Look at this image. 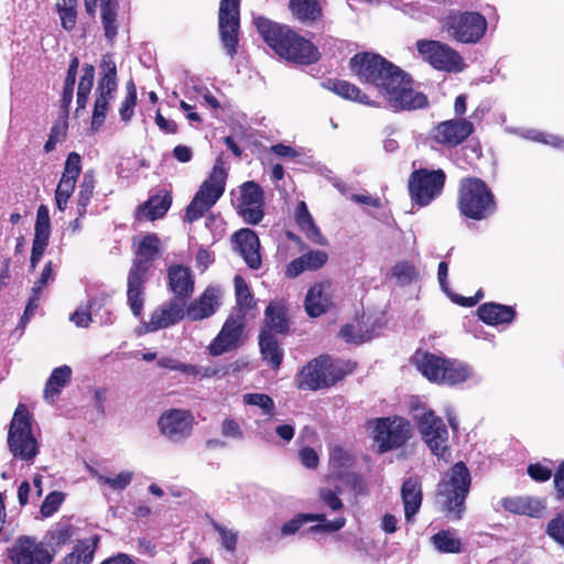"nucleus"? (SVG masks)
<instances>
[{
	"mask_svg": "<svg viewBox=\"0 0 564 564\" xmlns=\"http://www.w3.org/2000/svg\"><path fill=\"white\" fill-rule=\"evenodd\" d=\"M158 366L161 368H164V369L180 371L182 373L194 376V377L198 376V373L200 372L198 367H196L194 365H189V364H183L178 359L171 358V357H163V358L159 359Z\"/></svg>",
	"mask_w": 564,
	"mask_h": 564,
	"instance_id": "nucleus-51",
	"label": "nucleus"
},
{
	"mask_svg": "<svg viewBox=\"0 0 564 564\" xmlns=\"http://www.w3.org/2000/svg\"><path fill=\"white\" fill-rule=\"evenodd\" d=\"M137 86L132 78L126 83V96L119 107V115L123 122L131 121L137 106Z\"/></svg>",
	"mask_w": 564,
	"mask_h": 564,
	"instance_id": "nucleus-47",
	"label": "nucleus"
},
{
	"mask_svg": "<svg viewBox=\"0 0 564 564\" xmlns=\"http://www.w3.org/2000/svg\"><path fill=\"white\" fill-rule=\"evenodd\" d=\"M186 303L172 299L154 310L147 325L149 332H155L170 327L181 322L185 315Z\"/></svg>",
	"mask_w": 564,
	"mask_h": 564,
	"instance_id": "nucleus-24",
	"label": "nucleus"
},
{
	"mask_svg": "<svg viewBox=\"0 0 564 564\" xmlns=\"http://www.w3.org/2000/svg\"><path fill=\"white\" fill-rule=\"evenodd\" d=\"M72 373V368L67 365L54 368L44 387V399L53 402L70 382Z\"/></svg>",
	"mask_w": 564,
	"mask_h": 564,
	"instance_id": "nucleus-38",
	"label": "nucleus"
},
{
	"mask_svg": "<svg viewBox=\"0 0 564 564\" xmlns=\"http://www.w3.org/2000/svg\"><path fill=\"white\" fill-rule=\"evenodd\" d=\"M554 489L557 500L564 499V462H562L554 474Z\"/></svg>",
	"mask_w": 564,
	"mask_h": 564,
	"instance_id": "nucleus-64",
	"label": "nucleus"
},
{
	"mask_svg": "<svg viewBox=\"0 0 564 564\" xmlns=\"http://www.w3.org/2000/svg\"><path fill=\"white\" fill-rule=\"evenodd\" d=\"M95 183L94 172L87 171L82 178L77 196V215L79 217H84L87 212V206L94 196Z\"/></svg>",
	"mask_w": 564,
	"mask_h": 564,
	"instance_id": "nucleus-42",
	"label": "nucleus"
},
{
	"mask_svg": "<svg viewBox=\"0 0 564 564\" xmlns=\"http://www.w3.org/2000/svg\"><path fill=\"white\" fill-rule=\"evenodd\" d=\"M291 328L289 308L284 301H272L264 310V327L270 334L288 335Z\"/></svg>",
	"mask_w": 564,
	"mask_h": 564,
	"instance_id": "nucleus-28",
	"label": "nucleus"
},
{
	"mask_svg": "<svg viewBox=\"0 0 564 564\" xmlns=\"http://www.w3.org/2000/svg\"><path fill=\"white\" fill-rule=\"evenodd\" d=\"M433 545L442 553H460L462 541L449 530H441L432 536Z\"/></svg>",
	"mask_w": 564,
	"mask_h": 564,
	"instance_id": "nucleus-45",
	"label": "nucleus"
},
{
	"mask_svg": "<svg viewBox=\"0 0 564 564\" xmlns=\"http://www.w3.org/2000/svg\"><path fill=\"white\" fill-rule=\"evenodd\" d=\"M254 25L263 41L280 57L299 65H312L321 59L317 46L290 26L264 17L256 18Z\"/></svg>",
	"mask_w": 564,
	"mask_h": 564,
	"instance_id": "nucleus-2",
	"label": "nucleus"
},
{
	"mask_svg": "<svg viewBox=\"0 0 564 564\" xmlns=\"http://www.w3.org/2000/svg\"><path fill=\"white\" fill-rule=\"evenodd\" d=\"M227 170L221 156L217 158L208 177L200 184L184 215V221L189 224L202 218L225 193Z\"/></svg>",
	"mask_w": 564,
	"mask_h": 564,
	"instance_id": "nucleus-6",
	"label": "nucleus"
},
{
	"mask_svg": "<svg viewBox=\"0 0 564 564\" xmlns=\"http://www.w3.org/2000/svg\"><path fill=\"white\" fill-rule=\"evenodd\" d=\"M99 544L97 534L78 540L70 553L66 554L62 564H90Z\"/></svg>",
	"mask_w": 564,
	"mask_h": 564,
	"instance_id": "nucleus-36",
	"label": "nucleus"
},
{
	"mask_svg": "<svg viewBox=\"0 0 564 564\" xmlns=\"http://www.w3.org/2000/svg\"><path fill=\"white\" fill-rule=\"evenodd\" d=\"M67 132V122L66 121H57L51 128L48 139L44 144L45 153L52 152L56 144L61 141L62 138L66 135Z\"/></svg>",
	"mask_w": 564,
	"mask_h": 564,
	"instance_id": "nucleus-55",
	"label": "nucleus"
},
{
	"mask_svg": "<svg viewBox=\"0 0 564 564\" xmlns=\"http://www.w3.org/2000/svg\"><path fill=\"white\" fill-rule=\"evenodd\" d=\"M95 79V67L91 64H85L83 66V74L80 76L77 91H84L90 94L94 86Z\"/></svg>",
	"mask_w": 564,
	"mask_h": 564,
	"instance_id": "nucleus-59",
	"label": "nucleus"
},
{
	"mask_svg": "<svg viewBox=\"0 0 564 564\" xmlns=\"http://www.w3.org/2000/svg\"><path fill=\"white\" fill-rule=\"evenodd\" d=\"M471 486V476L464 462L455 463L438 482L436 497L442 511L451 520H460L466 511V499Z\"/></svg>",
	"mask_w": 564,
	"mask_h": 564,
	"instance_id": "nucleus-3",
	"label": "nucleus"
},
{
	"mask_svg": "<svg viewBox=\"0 0 564 564\" xmlns=\"http://www.w3.org/2000/svg\"><path fill=\"white\" fill-rule=\"evenodd\" d=\"M416 48L423 59L435 69L458 73L465 67L460 54L446 43L435 40H419Z\"/></svg>",
	"mask_w": 564,
	"mask_h": 564,
	"instance_id": "nucleus-14",
	"label": "nucleus"
},
{
	"mask_svg": "<svg viewBox=\"0 0 564 564\" xmlns=\"http://www.w3.org/2000/svg\"><path fill=\"white\" fill-rule=\"evenodd\" d=\"M210 524L219 533L223 546L228 551H235L238 540L237 533L227 530L214 519H210Z\"/></svg>",
	"mask_w": 564,
	"mask_h": 564,
	"instance_id": "nucleus-56",
	"label": "nucleus"
},
{
	"mask_svg": "<svg viewBox=\"0 0 564 564\" xmlns=\"http://www.w3.org/2000/svg\"><path fill=\"white\" fill-rule=\"evenodd\" d=\"M323 87L346 100L366 106L372 105L369 96L362 93L358 86L348 80L328 78L323 83Z\"/></svg>",
	"mask_w": 564,
	"mask_h": 564,
	"instance_id": "nucleus-33",
	"label": "nucleus"
},
{
	"mask_svg": "<svg viewBox=\"0 0 564 564\" xmlns=\"http://www.w3.org/2000/svg\"><path fill=\"white\" fill-rule=\"evenodd\" d=\"M240 29V0H220L218 31L223 47L234 58L238 53Z\"/></svg>",
	"mask_w": 564,
	"mask_h": 564,
	"instance_id": "nucleus-15",
	"label": "nucleus"
},
{
	"mask_svg": "<svg viewBox=\"0 0 564 564\" xmlns=\"http://www.w3.org/2000/svg\"><path fill=\"white\" fill-rule=\"evenodd\" d=\"M475 131L474 123L465 118L444 120L435 124L429 139L441 147L454 149L464 143Z\"/></svg>",
	"mask_w": 564,
	"mask_h": 564,
	"instance_id": "nucleus-17",
	"label": "nucleus"
},
{
	"mask_svg": "<svg viewBox=\"0 0 564 564\" xmlns=\"http://www.w3.org/2000/svg\"><path fill=\"white\" fill-rule=\"evenodd\" d=\"M75 185L76 184H72L69 182L59 180L57 187L55 189V202L56 207L61 212H64L66 209L68 199L74 193Z\"/></svg>",
	"mask_w": 564,
	"mask_h": 564,
	"instance_id": "nucleus-54",
	"label": "nucleus"
},
{
	"mask_svg": "<svg viewBox=\"0 0 564 564\" xmlns=\"http://www.w3.org/2000/svg\"><path fill=\"white\" fill-rule=\"evenodd\" d=\"M221 435L231 438H242V431L236 420L226 417L221 423Z\"/></svg>",
	"mask_w": 564,
	"mask_h": 564,
	"instance_id": "nucleus-61",
	"label": "nucleus"
},
{
	"mask_svg": "<svg viewBox=\"0 0 564 564\" xmlns=\"http://www.w3.org/2000/svg\"><path fill=\"white\" fill-rule=\"evenodd\" d=\"M12 564H52V554L34 536L21 535L8 549Z\"/></svg>",
	"mask_w": 564,
	"mask_h": 564,
	"instance_id": "nucleus-18",
	"label": "nucleus"
},
{
	"mask_svg": "<svg viewBox=\"0 0 564 564\" xmlns=\"http://www.w3.org/2000/svg\"><path fill=\"white\" fill-rule=\"evenodd\" d=\"M401 498L404 505V516L409 521L419 512L422 505V486L416 477H409L403 481Z\"/></svg>",
	"mask_w": 564,
	"mask_h": 564,
	"instance_id": "nucleus-34",
	"label": "nucleus"
},
{
	"mask_svg": "<svg viewBox=\"0 0 564 564\" xmlns=\"http://www.w3.org/2000/svg\"><path fill=\"white\" fill-rule=\"evenodd\" d=\"M51 228H35L32 242L30 270L34 271L41 261L50 241Z\"/></svg>",
	"mask_w": 564,
	"mask_h": 564,
	"instance_id": "nucleus-41",
	"label": "nucleus"
},
{
	"mask_svg": "<svg viewBox=\"0 0 564 564\" xmlns=\"http://www.w3.org/2000/svg\"><path fill=\"white\" fill-rule=\"evenodd\" d=\"M330 282H319L312 285L305 296L304 306L310 317H318L326 313L332 305V299L327 291Z\"/></svg>",
	"mask_w": 564,
	"mask_h": 564,
	"instance_id": "nucleus-30",
	"label": "nucleus"
},
{
	"mask_svg": "<svg viewBox=\"0 0 564 564\" xmlns=\"http://www.w3.org/2000/svg\"><path fill=\"white\" fill-rule=\"evenodd\" d=\"M101 23L106 39L112 43L118 34L117 11L118 7H102Z\"/></svg>",
	"mask_w": 564,
	"mask_h": 564,
	"instance_id": "nucleus-48",
	"label": "nucleus"
},
{
	"mask_svg": "<svg viewBox=\"0 0 564 564\" xmlns=\"http://www.w3.org/2000/svg\"><path fill=\"white\" fill-rule=\"evenodd\" d=\"M82 173V156L77 152L68 153L61 180L76 184Z\"/></svg>",
	"mask_w": 564,
	"mask_h": 564,
	"instance_id": "nucleus-49",
	"label": "nucleus"
},
{
	"mask_svg": "<svg viewBox=\"0 0 564 564\" xmlns=\"http://www.w3.org/2000/svg\"><path fill=\"white\" fill-rule=\"evenodd\" d=\"M501 507L512 514L541 518L546 509V500L532 496H509L500 500Z\"/></svg>",
	"mask_w": 564,
	"mask_h": 564,
	"instance_id": "nucleus-26",
	"label": "nucleus"
},
{
	"mask_svg": "<svg viewBox=\"0 0 564 564\" xmlns=\"http://www.w3.org/2000/svg\"><path fill=\"white\" fill-rule=\"evenodd\" d=\"M457 208L462 216L479 221L488 219L496 213L497 202L485 181L468 176L459 181Z\"/></svg>",
	"mask_w": 564,
	"mask_h": 564,
	"instance_id": "nucleus-5",
	"label": "nucleus"
},
{
	"mask_svg": "<svg viewBox=\"0 0 564 564\" xmlns=\"http://www.w3.org/2000/svg\"><path fill=\"white\" fill-rule=\"evenodd\" d=\"M365 426L381 454L403 446L412 433L410 422L398 415L368 420Z\"/></svg>",
	"mask_w": 564,
	"mask_h": 564,
	"instance_id": "nucleus-9",
	"label": "nucleus"
},
{
	"mask_svg": "<svg viewBox=\"0 0 564 564\" xmlns=\"http://www.w3.org/2000/svg\"><path fill=\"white\" fill-rule=\"evenodd\" d=\"M411 361L424 378L437 384L455 386L473 376L471 368L466 364L422 349L414 352Z\"/></svg>",
	"mask_w": 564,
	"mask_h": 564,
	"instance_id": "nucleus-4",
	"label": "nucleus"
},
{
	"mask_svg": "<svg viewBox=\"0 0 564 564\" xmlns=\"http://www.w3.org/2000/svg\"><path fill=\"white\" fill-rule=\"evenodd\" d=\"M319 498L327 505L333 511H338L343 509L344 505L340 498L338 497V492L333 491L330 489H321Z\"/></svg>",
	"mask_w": 564,
	"mask_h": 564,
	"instance_id": "nucleus-62",
	"label": "nucleus"
},
{
	"mask_svg": "<svg viewBox=\"0 0 564 564\" xmlns=\"http://www.w3.org/2000/svg\"><path fill=\"white\" fill-rule=\"evenodd\" d=\"M351 369H344L328 355H321L310 360L295 378L300 390L317 391L335 386L343 380Z\"/></svg>",
	"mask_w": 564,
	"mask_h": 564,
	"instance_id": "nucleus-7",
	"label": "nucleus"
},
{
	"mask_svg": "<svg viewBox=\"0 0 564 564\" xmlns=\"http://www.w3.org/2000/svg\"><path fill=\"white\" fill-rule=\"evenodd\" d=\"M243 324L230 316L223 325L218 335L209 345L212 356H220L236 348L242 335Z\"/></svg>",
	"mask_w": 564,
	"mask_h": 564,
	"instance_id": "nucleus-25",
	"label": "nucleus"
},
{
	"mask_svg": "<svg viewBox=\"0 0 564 564\" xmlns=\"http://www.w3.org/2000/svg\"><path fill=\"white\" fill-rule=\"evenodd\" d=\"M73 534V527L63 523H57L45 533L43 540L40 542L46 549V552L52 554V562L55 555L70 542Z\"/></svg>",
	"mask_w": 564,
	"mask_h": 564,
	"instance_id": "nucleus-35",
	"label": "nucleus"
},
{
	"mask_svg": "<svg viewBox=\"0 0 564 564\" xmlns=\"http://www.w3.org/2000/svg\"><path fill=\"white\" fill-rule=\"evenodd\" d=\"M220 291L214 286H207L204 292L185 306L186 316L191 321H202L210 317L219 307Z\"/></svg>",
	"mask_w": 564,
	"mask_h": 564,
	"instance_id": "nucleus-27",
	"label": "nucleus"
},
{
	"mask_svg": "<svg viewBox=\"0 0 564 564\" xmlns=\"http://www.w3.org/2000/svg\"><path fill=\"white\" fill-rule=\"evenodd\" d=\"M477 316L485 324L497 326L512 323L517 312L512 306L487 302L477 307Z\"/></svg>",
	"mask_w": 564,
	"mask_h": 564,
	"instance_id": "nucleus-31",
	"label": "nucleus"
},
{
	"mask_svg": "<svg viewBox=\"0 0 564 564\" xmlns=\"http://www.w3.org/2000/svg\"><path fill=\"white\" fill-rule=\"evenodd\" d=\"M194 416L189 410L170 409L158 421L160 433L172 441H181L191 435Z\"/></svg>",
	"mask_w": 564,
	"mask_h": 564,
	"instance_id": "nucleus-19",
	"label": "nucleus"
},
{
	"mask_svg": "<svg viewBox=\"0 0 564 564\" xmlns=\"http://www.w3.org/2000/svg\"><path fill=\"white\" fill-rule=\"evenodd\" d=\"M289 8L293 17L302 23H314L323 13L318 0H290Z\"/></svg>",
	"mask_w": 564,
	"mask_h": 564,
	"instance_id": "nucleus-39",
	"label": "nucleus"
},
{
	"mask_svg": "<svg viewBox=\"0 0 564 564\" xmlns=\"http://www.w3.org/2000/svg\"><path fill=\"white\" fill-rule=\"evenodd\" d=\"M100 68L101 76L98 79L91 116V129L95 131L104 124L109 104L113 99V94L118 88L117 65L111 55L107 54L102 56Z\"/></svg>",
	"mask_w": 564,
	"mask_h": 564,
	"instance_id": "nucleus-11",
	"label": "nucleus"
},
{
	"mask_svg": "<svg viewBox=\"0 0 564 564\" xmlns=\"http://www.w3.org/2000/svg\"><path fill=\"white\" fill-rule=\"evenodd\" d=\"M56 12L65 31H73L77 24V0H56Z\"/></svg>",
	"mask_w": 564,
	"mask_h": 564,
	"instance_id": "nucleus-43",
	"label": "nucleus"
},
{
	"mask_svg": "<svg viewBox=\"0 0 564 564\" xmlns=\"http://www.w3.org/2000/svg\"><path fill=\"white\" fill-rule=\"evenodd\" d=\"M416 425L422 440L432 454L438 459L449 462L452 452L448 444V431L443 419L437 416L433 410H425L416 416Z\"/></svg>",
	"mask_w": 564,
	"mask_h": 564,
	"instance_id": "nucleus-12",
	"label": "nucleus"
},
{
	"mask_svg": "<svg viewBox=\"0 0 564 564\" xmlns=\"http://www.w3.org/2000/svg\"><path fill=\"white\" fill-rule=\"evenodd\" d=\"M528 475L538 482L547 481L552 477L551 468L540 464H530L527 468Z\"/></svg>",
	"mask_w": 564,
	"mask_h": 564,
	"instance_id": "nucleus-60",
	"label": "nucleus"
},
{
	"mask_svg": "<svg viewBox=\"0 0 564 564\" xmlns=\"http://www.w3.org/2000/svg\"><path fill=\"white\" fill-rule=\"evenodd\" d=\"M243 402L249 405H256L263 410V413L272 416L274 415V401L273 399L264 393H247L243 395Z\"/></svg>",
	"mask_w": 564,
	"mask_h": 564,
	"instance_id": "nucleus-50",
	"label": "nucleus"
},
{
	"mask_svg": "<svg viewBox=\"0 0 564 564\" xmlns=\"http://www.w3.org/2000/svg\"><path fill=\"white\" fill-rule=\"evenodd\" d=\"M351 74L375 86L394 111H414L429 106L427 96L414 88L413 78L380 54L356 53L349 59Z\"/></svg>",
	"mask_w": 564,
	"mask_h": 564,
	"instance_id": "nucleus-1",
	"label": "nucleus"
},
{
	"mask_svg": "<svg viewBox=\"0 0 564 564\" xmlns=\"http://www.w3.org/2000/svg\"><path fill=\"white\" fill-rule=\"evenodd\" d=\"M231 241L250 269L258 270L261 267L260 240L252 229L237 230L232 235Z\"/></svg>",
	"mask_w": 564,
	"mask_h": 564,
	"instance_id": "nucleus-22",
	"label": "nucleus"
},
{
	"mask_svg": "<svg viewBox=\"0 0 564 564\" xmlns=\"http://www.w3.org/2000/svg\"><path fill=\"white\" fill-rule=\"evenodd\" d=\"M94 302H88L85 310L78 308L70 316L69 319L77 327L87 328L93 322L91 308Z\"/></svg>",
	"mask_w": 564,
	"mask_h": 564,
	"instance_id": "nucleus-58",
	"label": "nucleus"
},
{
	"mask_svg": "<svg viewBox=\"0 0 564 564\" xmlns=\"http://www.w3.org/2000/svg\"><path fill=\"white\" fill-rule=\"evenodd\" d=\"M339 334L347 343L361 344L366 341L365 336L359 334V332L356 329V326L352 324L344 325L340 328Z\"/></svg>",
	"mask_w": 564,
	"mask_h": 564,
	"instance_id": "nucleus-63",
	"label": "nucleus"
},
{
	"mask_svg": "<svg viewBox=\"0 0 564 564\" xmlns=\"http://www.w3.org/2000/svg\"><path fill=\"white\" fill-rule=\"evenodd\" d=\"M446 174L443 170L419 169L409 177V194L413 203L426 206L443 191Z\"/></svg>",
	"mask_w": 564,
	"mask_h": 564,
	"instance_id": "nucleus-13",
	"label": "nucleus"
},
{
	"mask_svg": "<svg viewBox=\"0 0 564 564\" xmlns=\"http://www.w3.org/2000/svg\"><path fill=\"white\" fill-rule=\"evenodd\" d=\"M307 270L315 271L324 267L328 260V256L322 250H311L302 254Z\"/></svg>",
	"mask_w": 564,
	"mask_h": 564,
	"instance_id": "nucleus-57",
	"label": "nucleus"
},
{
	"mask_svg": "<svg viewBox=\"0 0 564 564\" xmlns=\"http://www.w3.org/2000/svg\"><path fill=\"white\" fill-rule=\"evenodd\" d=\"M295 218L297 226L305 234L308 240L317 245H325L326 241L323 238L318 227L315 225L314 219L304 202L299 204Z\"/></svg>",
	"mask_w": 564,
	"mask_h": 564,
	"instance_id": "nucleus-40",
	"label": "nucleus"
},
{
	"mask_svg": "<svg viewBox=\"0 0 564 564\" xmlns=\"http://www.w3.org/2000/svg\"><path fill=\"white\" fill-rule=\"evenodd\" d=\"M313 521H318V523L308 528L310 533L337 532L343 529L346 523V519L343 517L328 521L325 514L299 513L282 525L281 533L283 535L295 534L304 524Z\"/></svg>",
	"mask_w": 564,
	"mask_h": 564,
	"instance_id": "nucleus-20",
	"label": "nucleus"
},
{
	"mask_svg": "<svg viewBox=\"0 0 564 564\" xmlns=\"http://www.w3.org/2000/svg\"><path fill=\"white\" fill-rule=\"evenodd\" d=\"M65 499V495L62 491H52L50 492L41 505L40 512L44 518H48L58 511L63 501Z\"/></svg>",
	"mask_w": 564,
	"mask_h": 564,
	"instance_id": "nucleus-53",
	"label": "nucleus"
},
{
	"mask_svg": "<svg viewBox=\"0 0 564 564\" xmlns=\"http://www.w3.org/2000/svg\"><path fill=\"white\" fill-rule=\"evenodd\" d=\"M391 274L401 286L409 285L420 278L417 268L409 261H399L392 269Z\"/></svg>",
	"mask_w": 564,
	"mask_h": 564,
	"instance_id": "nucleus-46",
	"label": "nucleus"
},
{
	"mask_svg": "<svg viewBox=\"0 0 564 564\" xmlns=\"http://www.w3.org/2000/svg\"><path fill=\"white\" fill-rule=\"evenodd\" d=\"M235 208L246 224L258 225L264 217V192L254 181L239 186V196Z\"/></svg>",
	"mask_w": 564,
	"mask_h": 564,
	"instance_id": "nucleus-16",
	"label": "nucleus"
},
{
	"mask_svg": "<svg viewBox=\"0 0 564 564\" xmlns=\"http://www.w3.org/2000/svg\"><path fill=\"white\" fill-rule=\"evenodd\" d=\"M442 30L456 42L476 44L487 31L486 18L476 11L451 12L441 20Z\"/></svg>",
	"mask_w": 564,
	"mask_h": 564,
	"instance_id": "nucleus-10",
	"label": "nucleus"
},
{
	"mask_svg": "<svg viewBox=\"0 0 564 564\" xmlns=\"http://www.w3.org/2000/svg\"><path fill=\"white\" fill-rule=\"evenodd\" d=\"M167 288L173 299L187 303L195 288L192 270L183 264H172L167 268Z\"/></svg>",
	"mask_w": 564,
	"mask_h": 564,
	"instance_id": "nucleus-23",
	"label": "nucleus"
},
{
	"mask_svg": "<svg viewBox=\"0 0 564 564\" xmlns=\"http://www.w3.org/2000/svg\"><path fill=\"white\" fill-rule=\"evenodd\" d=\"M237 307L243 315L256 306L253 294L246 280L237 274L234 278Z\"/></svg>",
	"mask_w": 564,
	"mask_h": 564,
	"instance_id": "nucleus-44",
	"label": "nucleus"
},
{
	"mask_svg": "<svg viewBox=\"0 0 564 564\" xmlns=\"http://www.w3.org/2000/svg\"><path fill=\"white\" fill-rule=\"evenodd\" d=\"M134 258L129 271H134L141 274L149 273L153 265L154 260L160 256L161 241L156 234L144 235L138 243L133 239Z\"/></svg>",
	"mask_w": 564,
	"mask_h": 564,
	"instance_id": "nucleus-21",
	"label": "nucleus"
},
{
	"mask_svg": "<svg viewBox=\"0 0 564 564\" xmlns=\"http://www.w3.org/2000/svg\"><path fill=\"white\" fill-rule=\"evenodd\" d=\"M32 415L24 403H19L13 413L9 431L8 447L15 458L32 462L39 454V444L32 433Z\"/></svg>",
	"mask_w": 564,
	"mask_h": 564,
	"instance_id": "nucleus-8",
	"label": "nucleus"
},
{
	"mask_svg": "<svg viewBox=\"0 0 564 564\" xmlns=\"http://www.w3.org/2000/svg\"><path fill=\"white\" fill-rule=\"evenodd\" d=\"M172 205V195L164 192L163 195H151L145 202L140 204L134 212L137 221H155L162 218Z\"/></svg>",
	"mask_w": 564,
	"mask_h": 564,
	"instance_id": "nucleus-29",
	"label": "nucleus"
},
{
	"mask_svg": "<svg viewBox=\"0 0 564 564\" xmlns=\"http://www.w3.org/2000/svg\"><path fill=\"white\" fill-rule=\"evenodd\" d=\"M133 474L128 470H123L119 473L116 477H108L104 475H98V482L101 485H107L113 490H123L126 489L130 482L132 481Z\"/></svg>",
	"mask_w": 564,
	"mask_h": 564,
	"instance_id": "nucleus-52",
	"label": "nucleus"
},
{
	"mask_svg": "<svg viewBox=\"0 0 564 564\" xmlns=\"http://www.w3.org/2000/svg\"><path fill=\"white\" fill-rule=\"evenodd\" d=\"M147 274L129 271L127 278V303L132 314L140 317L144 305Z\"/></svg>",
	"mask_w": 564,
	"mask_h": 564,
	"instance_id": "nucleus-32",
	"label": "nucleus"
},
{
	"mask_svg": "<svg viewBox=\"0 0 564 564\" xmlns=\"http://www.w3.org/2000/svg\"><path fill=\"white\" fill-rule=\"evenodd\" d=\"M259 348L263 361L274 370L280 369L284 354L276 337L270 334L269 330H261L259 334Z\"/></svg>",
	"mask_w": 564,
	"mask_h": 564,
	"instance_id": "nucleus-37",
	"label": "nucleus"
}]
</instances>
